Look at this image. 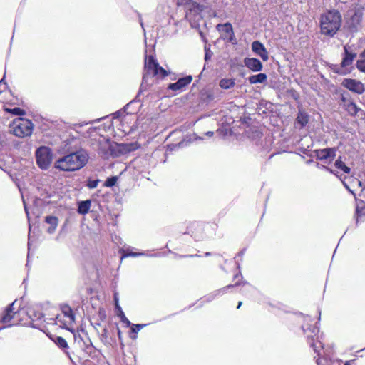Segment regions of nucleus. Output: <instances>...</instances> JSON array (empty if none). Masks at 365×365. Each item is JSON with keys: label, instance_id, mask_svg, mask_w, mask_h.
<instances>
[{"label": "nucleus", "instance_id": "obj_1", "mask_svg": "<svg viewBox=\"0 0 365 365\" xmlns=\"http://www.w3.org/2000/svg\"><path fill=\"white\" fill-rule=\"evenodd\" d=\"M88 158L87 152L81 149L58 159L55 162V168L62 171H76L87 164Z\"/></svg>", "mask_w": 365, "mask_h": 365}, {"label": "nucleus", "instance_id": "obj_2", "mask_svg": "<svg viewBox=\"0 0 365 365\" xmlns=\"http://www.w3.org/2000/svg\"><path fill=\"white\" fill-rule=\"evenodd\" d=\"M29 323L27 312L24 308H16L15 302L9 304L0 314V330L16 325Z\"/></svg>", "mask_w": 365, "mask_h": 365}, {"label": "nucleus", "instance_id": "obj_3", "mask_svg": "<svg viewBox=\"0 0 365 365\" xmlns=\"http://www.w3.org/2000/svg\"><path fill=\"white\" fill-rule=\"evenodd\" d=\"M342 16L336 9L327 10L320 16L321 33L333 37L341 26Z\"/></svg>", "mask_w": 365, "mask_h": 365}, {"label": "nucleus", "instance_id": "obj_4", "mask_svg": "<svg viewBox=\"0 0 365 365\" xmlns=\"http://www.w3.org/2000/svg\"><path fill=\"white\" fill-rule=\"evenodd\" d=\"M218 225L215 222H191L187 227L184 234L190 235L195 241L202 240L205 237H212L216 235Z\"/></svg>", "mask_w": 365, "mask_h": 365}, {"label": "nucleus", "instance_id": "obj_5", "mask_svg": "<svg viewBox=\"0 0 365 365\" xmlns=\"http://www.w3.org/2000/svg\"><path fill=\"white\" fill-rule=\"evenodd\" d=\"M364 11L365 7L361 4H356L352 9L349 11L346 24L350 32L357 31L359 27L361 26Z\"/></svg>", "mask_w": 365, "mask_h": 365}, {"label": "nucleus", "instance_id": "obj_6", "mask_svg": "<svg viewBox=\"0 0 365 365\" xmlns=\"http://www.w3.org/2000/svg\"><path fill=\"white\" fill-rule=\"evenodd\" d=\"M10 127L13 134L19 138L31 135L34 130L31 120L23 118H15Z\"/></svg>", "mask_w": 365, "mask_h": 365}, {"label": "nucleus", "instance_id": "obj_7", "mask_svg": "<svg viewBox=\"0 0 365 365\" xmlns=\"http://www.w3.org/2000/svg\"><path fill=\"white\" fill-rule=\"evenodd\" d=\"M344 53L340 65H335L333 68V71L340 75H346L351 71L354 59L356 57V53L350 52L347 46H344Z\"/></svg>", "mask_w": 365, "mask_h": 365}, {"label": "nucleus", "instance_id": "obj_8", "mask_svg": "<svg viewBox=\"0 0 365 365\" xmlns=\"http://www.w3.org/2000/svg\"><path fill=\"white\" fill-rule=\"evenodd\" d=\"M36 163L41 169H47L51 163V154L50 149L46 147H41L36 151Z\"/></svg>", "mask_w": 365, "mask_h": 365}, {"label": "nucleus", "instance_id": "obj_9", "mask_svg": "<svg viewBox=\"0 0 365 365\" xmlns=\"http://www.w3.org/2000/svg\"><path fill=\"white\" fill-rule=\"evenodd\" d=\"M341 100L345 110L352 116L359 115L362 110L349 98L348 93L341 94Z\"/></svg>", "mask_w": 365, "mask_h": 365}, {"label": "nucleus", "instance_id": "obj_10", "mask_svg": "<svg viewBox=\"0 0 365 365\" xmlns=\"http://www.w3.org/2000/svg\"><path fill=\"white\" fill-rule=\"evenodd\" d=\"M336 148H327L314 150V153L317 160L331 162L336 157Z\"/></svg>", "mask_w": 365, "mask_h": 365}, {"label": "nucleus", "instance_id": "obj_11", "mask_svg": "<svg viewBox=\"0 0 365 365\" xmlns=\"http://www.w3.org/2000/svg\"><path fill=\"white\" fill-rule=\"evenodd\" d=\"M342 86L357 94H362L365 91L364 85L356 79L345 78L342 81Z\"/></svg>", "mask_w": 365, "mask_h": 365}, {"label": "nucleus", "instance_id": "obj_12", "mask_svg": "<svg viewBox=\"0 0 365 365\" xmlns=\"http://www.w3.org/2000/svg\"><path fill=\"white\" fill-rule=\"evenodd\" d=\"M158 66V63L154 58L153 56H149L146 58L145 61L144 70L145 73L143 74V79L148 78L150 76H157V67Z\"/></svg>", "mask_w": 365, "mask_h": 365}, {"label": "nucleus", "instance_id": "obj_13", "mask_svg": "<svg viewBox=\"0 0 365 365\" xmlns=\"http://www.w3.org/2000/svg\"><path fill=\"white\" fill-rule=\"evenodd\" d=\"M233 281H235L234 284L227 285L222 289H220L217 290V294H225L230 289L240 287V286H250L247 282L243 280V277L240 271H237L236 273L234 274L233 277Z\"/></svg>", "mask_w": 365, "mask_h": 365}, {"label": "nucleus", "instance_id": "obj_14", "mask_svg": "<svg viewBox=\"0 0 365 365\" xmlns=\"http://www.w3.org/2000/svg\"><path fill=\"white\" fill-rule=\"evenodd\" d=\"M310 331L312 334L307 335V343L309 344V346L313 349L314 351L319 355V351L322 348V343L318 340L317 337H316L318 333V329L317 327H313L312 329H310Z\"/></svg>", "mask_w": 365, "mask_h": 365}, {"label": "nucleus", "instance_id": "obj_15", "mask_svg": "<svg viewBox=\"0 0 365 365\" xmlns=\"http://www.w3.org/2000/svg\"><path fill=\"white\" fill-rule=\"evenodd\" d=\"M192 81L191 75L179 78L175 83H170L168 88L175 92L182 91L186 86H187Z\"/></svg>", "mask_w": 365, "mask_h": 365}, {"label": "nucleus", "instance_id": "obj_16", "mask_svg": "<svg viewBox=\"0 0 365 365\" xmlns=\"http://www.w3.org/2000/svg\"><path fill=\"white\" fill-rule=\"evenodd\" d=\"M252 49L253 52L259 56L264 61L269 59V53L264 46L259 41H255L252 43Z\"/></svg>", "mask_w": 365, "mask_h": 365}, {"label": "nucleus", "instance_id": "obj_17", "mask_svg": "<svg viewBox=\"0 0 365 365\" xmlns=\"http://www.w3.org/2000/svg\"><path fill=\"white\" fill-rule=\"evenodd\" d=\"M244 63L247 68L255 72L260 71L263 68L261 61L255 58H246Z\"/></svg>", "mask_w": 365, "mask_h": 365}, {"label": "nucleus", "instance_id": "obj_18", "mask_svg": "<svg viewBox=\"0 0 365 365\" xmlns=\"http://www.w3.org/2000/svg\"><path fill=\"white\" fill-rule=\"evenodd\" d=\"M73 322H74L71 320V318L60 313L56 316L54 324L61 328L68 329V327L71 326Z\"/></svg>", "mask_w": 365, "mask_h": 365}, {"label": "nucleus", "instance_id": "obj_19", "mask_svg": "<svg viewBox=\"0 0 365 365\" xmlns=\"http://www.w3.org/2000/svg\"><path fill=\"white\" fill-rule=\"evenodd\" d=\"M50 338L61 349H62L65 353H68L69 346L64 338L55 335L51 336Z\"/></svg>", "mask_w": 365, "mask_h": 365}, {"label": "nucleus", "instance_id": "obj_20", "mask_svg": "<svg viewBox=\"0 0 365 365\" xmlns=\"http://www.w3.org/2000/svg\"><path fill=\"white\" fill-rule=\"evenodd\" d=\"M45 222L50 225V227L48 228L47 232L49 234H52L55 232L58 224V217L56 216H46L45 217Z\"/></svg>", "mask_w": 365, "mask_h": 365}, {"label": "nucleus", "instance_id": "obj_21", "mask_svg": "<svg viewBox=\"0 0 365 365\" xmlns=\"http://www.w3.org/2000/svg\"><path fill=\"white\" fill-rule=\"evenodd\" d=\"M99 339L102 343L108 346L111 345L113 337L107 328H103L101 333L99 334Z\"/></svg>", "mask_w": 365, "mask_h": 365}, {"label": "nucleus", "instance_id": "obj_22", "mask_svg": "<svg viewBox=\"0 0 365 365\" xmlns=\"http://www.w3.org/2000/svg\"><path fill=\"white\" fill-rule=\"evenodd\" d=\"M217 29L218 31H221L229 35L230 41H231L234 37V31L232 29V26L230 23L225 24H220L217 26Z\"/></svg>", "mask_w": 365, "mask_h": 365}, {"label": "nucleus", "instance_id": "obj_23", "mask_svg": "<svg viewBox=\"0 0 365 365\" xmlns=\"http://www.w3.org/2000/svg\"><path fill=\"white\" fill-rule=\"evenodd\" d=\"M3 110L9 113L12 114L13 115H18V116H22L26 114V111L19 108V107H15L14 108H10L8 106V104L6 103L3 106Z\"/></svg>", "mask_w": 365, "mask_h": 365}, {"label": "nucleus", "instance_id": "obj_24", "mask_svg": "<svg viewBox=\"0 0 365 365\" xmlns=\"http://www.w3.org/2000/svg\"><path fill=\"white\" fill-rule=\"evenodd\" d=\"M296 121L302 128L304 127L309 122V115L302 110H299Z\"/></svg>", "mask_w": 365, "mask_h": 365}, {"label": "nucleus", "instance_id": "obj_25", "mask_svg": "<svg viewBox=\"0 0 365 365\" xmlns=\"http://www.w3.org/2000/svg\"><path fill=\"white\" fill-rule=\"evenodd\" d=\"M267 79V76L265 73H260L257 75H252L249 77L248 80L250 83L256 84V83H262L265 82Z\"/></svg>", "mask_w": 365, "mask_h": 365}, {"label": "nucleus", "instance_id": "obj_26", "mask_svg": "<svg viewBox=\"0 0 365 365\" xmlns=\"http://www.w3.org/2000/svg\"><path fill=\"white\" fill-rule=\"evenodd\" d=\"M91 200L81 201L78 204V212L81 215L87 214L91 208Z\"/></svg>", "mask_w": 365, "mask_h": 365}, {"label": "nucleus", "instance_id": "obj_27", "mask_svg": "<svg viewBox=\"0 0 365 365\" xmlns=\"http://www.w3.org/2000/svg\"><path fill=\"white\" fill-rule=\"evenodd\" d=\"M334 166L337 169L342 170L344 173L346 174H349L351 172V168L348 167L342 160L341 156H339L338 159L335 161Z\"/></svg>", "mask_w": 365, "mask_h": 365}, {"label": "nucleus", "instance_id": "obj_28", "mask_svg": "<svg viewBox=\"0 0 365 365\" xmlns=\"http://www.w3.org/2000/svg\"><path fill=\"white\" fill-rule=\"evenodd\" d=\"M219 85L223 89H229L235 86V82L232 78H222L220 81Z\"/></svg>", "mask_w": 365, "mask_h": 365}, {"label": "nucleus", "instance_id": "obj_29", "mask_svg": "<svg viewBox=\"0 0 365 365\" xmlns=\"http://www.w3.org/2000/svg\"><path fill=\"white\" fill-rule=\"evenodd\" d=\"M215 98L214 94L210 91H206L200 94V99L203 103H210Z\"/></svg>", "mask_w": 365, "mask_h": 365}, {"label": "nucleus", "instance_id": "obj_30", "mask_svg": "<svg viewBox=\"0 0 365 365\" xmlns=\"http://www.w3.org/2000/svg\"><path fill=\"white\" fill-rule=\"evenodd\" d=\"M356 68L360 71L365 73V49L360 54V59L356 62Z\"/></svg>", "mask_w": 365, "mask_h": 365}, {"label": "nucleus", "instance_id": "obj_31", "mask_svg": "<svg viewBox=\"0 0 365 365\" xmlns=\"http://www.w3.org/2000/svg\"><path fill=\"white\" fill-rule=\"evenodd\" d=\"M61 314H65V316L71 318V320L74 322L75 320V316L73 312V310L71 307L68 305H63L61 308Z\"/></svg>", "mask_w": 365, "mask_h": 365}, {"label": "nucleus", "instance_id": "obj_32", "mask_svg": "<svg viewBox=\"0 0 365 365\" xmlns=\"http://www.w3.org/2000/svg\"><path fill=\"white\" fill-rule=\"evenodd\" d=\"M146 324H132L131 325V333L135 334V335L132 336L130 335V338L135 339L137 338L136 334L144 327H145Z\"/></svg>", "mask_w": 365, "mask_h": 365}, {"label": "nucleus", "instance_id": "obj_33", "mask_svg": "<svg viewBox=\"0 0 365 365\" xmlns=\"http://www.w3.org/2000/svg\"><path fill=\"white\" fill-rule=\"evenodd\" d=\"M203 9V6L196 1H192L191 4V7L190 8V12H195L199 14Z\"/></svg>", "mask_w": 365, "mask_h": 365}, {"label": "nucleus", "instance_id": "obj_34", "mask_svg": "<svg viewBox=\"0 0 365 365\" xmlns=\"http://www.w3.org/2000/svg\"><path fill=\"white\" fill-rule=\"evenodd\" d=\"M117 180L118 178L116 176L108 178L104 182V186L108 187H113L115 185Z\"/></svg>", "mask_w": 365, "mask_h": 365}, {"label": "nucleus", "instance_id": "obj_35", "mask_svg": "<svg viewBox=\"0 0 365 365\" xmlns=\"http://www.w3.org/2000/svg\"><path fill=\"white\" fill-rule=\"evenodd\" d=\"M156 71H157V76L158 77H160V78H165L168 76V72L166 71L165 69H164L163 67L160 66V65L158 64L157 68H156Z\"/></svg>", "mask_w": 365, "mask_h": 365}, {"label": "nucleus", "instance_id": "obj_36", "mask_svg": "<svg viewBox=\"0 0 365 365\" xmlns=\"http://www.w3.org/2000/svg\"><path fill=\"white\" fill-rule=\"evenodd\" d=\"M98 180H88L87 186L90 189L96 188L98 185Z\"/></svg>", "mask_w": 365, "mask_h": 365}, {"label": "nucleus", "instance_id": "obj_37", "mask_svg": "<svg viewBox=\"0 0 365 365\" xmlns=\"http://www.w3.org/2000/svg\"><path fill=\"white\" fill-rule=\"evenodd\" d=\"M188 1V0H177V5L179 6H182L185 4H187Z\"/></svg>", "mask_w": 365, "mask_h": 365}, {"label": "nucleus", "instance_id": "obj_38", "mask_svg": "<svg viewBox=\"0 0 365 365\" xmlns=\"http://www.w3.org/2000/svg\"><path fill=\"white\" fill-rule=\"evenodd\" d=\"M346 177H344V179H341V181H342V183H343L344 186V187H346V188L349 192H352V191L349 189V187L348 185H347V184H346V182H345V180H346Z\"/></svg>", "mask_w": 365, "mask_h": 365}, {"label": "nucleus", "instance_id": "obj_39", "mask_svg": "<svg viewBox=\"0 0 365 365\" xmlns=\"http://www.w3.org/2000/svg\"><path fill=\"white\" fill-rule=\"evenodd\" d=\"M139 254L138 253H136V252H130L128 254H126L124 256L125 257H127V256H132V257H136L138 256Z\"/></svg>", "mask_w": 365, "mask_h": 365}, {"label": "nucleus", "instance_id": "obj_40", "mask_svg": "<svg viewBox=\"0 0 365 365\" xmlns=\"http://www.w3.org/2000/svg\"><path fill=\"white\" fill-rule=\"evenodd\" d=\"M117 331H118V339L120 341H121V339H122V333H121V331L120 330L119 327H117Z\"/></svg>", "mask_w": 365, "mask_h": 365}, {"label": "nucleus", "instance_id": "obj_41", "mask_svg": "<svg viewBox=\"0 0 365 365\" xmlns=\"http://www.w3.org/2000/svg\"><path fill=\"white\" fill-rule=\"evenodd\" d=\"M114 299H115L116 308L120 309V307L118 305V299L116 295H115Z\"/></svg>", "mask_w": 365, "mask_h": 365}, {"label": "nucleus", "instance_id": "obj_42", "mask_svg": "<svg viewBox=\"0 0 365 365\" xmlns=\"http://www.w3.org/2000/svg\"><path fill=\"white\" fill-rule=\"evenodd\" d=\"M325 168H326V169H327L329 173H333V174H334V175H336V174L334 172V170H333L332 169H331V168H328V167H325Z\"/></svg>", "mask_w": 365, "mask_h": 365}, {"label": "nucleus", "instance_id": "obj_43", "mask_svg": "<svg viewBox=\"0 0 365 365\" xmlns=\"http://www.w3.org/2000/svg\"><path fill=\"white\" fill-rule=\"evenodd\" d=\"M123 321L124 322H125L127 324V325H128V326L130 325V322L127 318H125L124 319H123Z\"/></svg>", "mask_w": 365, "mask_h": 365}, {"label": "nucleus", "instance_id": "obj_44", "mask_svg": "<svg viewBox=\"0 0 365 365\" xmlns=\"http://www.w3.org/2000/svg\"><path fill=\"white\" fill-rule=\"evenodd\" d=\"M242 302H239L237 306V309H240V307L242 306Z\"/></svg>", "mask_w": 365, "mask_h": 365}, {"label": "nucleus", "instance_id": "obj_45", "mask_svg": "<svg viewBox=\"0 0 365 365\" xmlns=\"http://www.w3.org/2000/svg\"><path fill=\"white\" fill-rule=\"evenodd\" d=\"M356 182H357V183H358V185H359V186H361V185H362V182H361L359 180L356 179Z\"/></svg>", "mask_w": 365, "mask_h": 365}, {"label": "nucleus", "instance_id": "obj_46", "mask_svg": "<svg viewBox=\"0 0 365 365\" xmlns=\"http://www.w3.org/2000/svg\"><path fill=\"white\" fill-rule=\"evenodd\" d=\"M303 327V329H304V332L305 334H307V330L304 329V327Z\"/></svg>", "mask_w": 365, "mask_h": 365}, {"label": "nucleus", "instance_id": "obj_47", "mask_svg": "<svg viewBox=\"0 0 365 365\" xmlns=\"http://www.w3.org/2000/svg\"><path fill=\"white\" fill-rule=\"evenodd\" d=\"M344 365H349V361H346Z\"/></svg>", "mask_w": 365, "mask_h": 365}, {"label": "nucleus", "instance_id": "obj_48", "mask_svg": "<svg viewBox=\"0 0 365 365\" xmlns=\"http://www.w3.org/2000/svg\"><path fill=\"white\" fill-rule=\"evenodd\" d=\"M76 127H77L78 128H81V127H82V125H77Z\"/></svg>", "mask_w": 365, "mask_h": 365}, {"label": "nucleus", "instance_id": "obj_49", "mask_svg": "<svg viewBox=\"0 0 365 365\" xmlns=\"http://www.w3.org/2000/svg\"><path fill=\"white\" fill-rule=\"evenodd\" d=\"M210 255V253H209V252H207V253L205 254V255H206V256H208V255Z\"/></svg>", "mask_w": 365, "mask_h": 365}]
</instances>
